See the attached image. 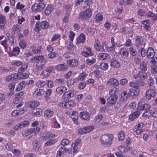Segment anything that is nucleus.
<instances>
[{"label": "nucleus", "instance_id": "1", "mask_svg": "<svg viewBox=\"0 0 157 157\" xmlns=\"http://www.w3.org/2000/svg\"><path fill=\"white\" fill-rule=\"evenodd\" d=\"M31 61L36 63L37 69L39 71L42 70L44 67L46 60L43 55L36 56L31 59Z\"/></svg>", "mask_w": 157, "mask_h": 157}, {"label": "nucleus", "instance_id": "2", "mask_svg": "<svg viewBox=\"0 0 157 157\" xmlns=\"http://www.w3.org/2000/svg\"><path fill=\"white\" fill-rule=\"evenodd\" d=\"M55 137V134L47 131H44L40 138L43 140H48L44 144L45 146H47L52 145L56 143V140L53 139Z\"/></svg>", "mask_w": 157, "mask_h": 157}, {"label": "nucleus", "instance_id": "3", "mask_svg": "<svg viewBox=\"0 0 157 157\" xmlns=\"http://www.w3.org/2000/svg\"><path fill=\"white\" fill-rule=\"evenodd\" d=\"M113 136L111 134H104L100 139L101 145L105 147H109L112 144Z\"/></svg>", "mask_w": 157, "mask_h": 157}, {"label": "nucleus", "instance_id": "4", "mask_svg": "<svg viewBox=\"0 0 157 157\" xmlns=\"http://www.w3.org/2000/svg\"><path fill=\"white\" fill-rule=\"evenodd\" d=\"M45 5L44 3L40 2L38 3H35L33 5L31 9L32 11L35 13L41 12L45 7Z\"/></svg>", "mask_w": 157, "mask_h": 157}, {"label": "nucleus", "instance_id": "5", "mask_svg": "<svg viewBox=\"0 0 157 157\" xmlns=\"http://www.w3.org/2000/svg\"><path fill=\"white\" fill-rule=\"evenodd\" d=\"M75 105V102L72 100H69L66 102L62 101L59 102L58 104L59 106L67 109L71 108L72 107H73Z\"/></svg>", "mask_w": 157, "mask_h": 157}, {"label": "nucleus", "instance_id": "6", "mask_svg": "<svg viewBox=\"0 0 157 157\" xmlns=\"http://www.w3.org/2000/svg\"><path fill=\"white\" fill-rule=\"evenodd\" d=\"M80 18L83 19H88L90 18L92 15L91 10L90 9H87L81 12L80 13Z\"/></svg>", "mask_w": 157, "mask_h": 157}, {"label": "nucleus", "instance_id": "7", "mask_svg": "<svg viewBox=\"0 0 157 157\" xmlns=\"http://www.w3.org/2000/svg\"><path fill=\"white\" fill-rule=\"evenodd\" d=\"M49 26L48 23L46 21H43L40 22H37L35 25V28L36 31L40 30V28L42 29H47Z\"/></svg>", "mask_w": 157, "mask_h": 157}, {"label": "nucleus", "instance_id": "8", "mask_svg": "<svg viewBox=\"0 0 157 157\" xmlns=\"http://www.w3.org/2000/svg\"><path fill=\"white\" fill-rule=\"evenodd\" d=\"M142 116L144 117L152 116L157 117V110L154 109L147 111L143 114Z\"/></svg>", "mask_w": 157, "mask_h": 157}, {"label": "nucleus", "instance_id": "9", "mask_svg": "<svg viewBox=\"0 0 157 157\" xmlns=\"http://www.w3.org/2000/svg\"><path fill=\"white\" fill-rule=\"evenodd\" d=\"M29 124L28 121H24L16 124L14 126L13 129L15 130H18L20 129L26 127Z\"/></svg>", "mask_w": 157, "mask_h": 157}, {"label": "nucleus", "instance_id": "10", "mask_svg": "<svg viewBox=\"0 0 157 157\" xmlns=\"http://www.w3.org/2000/svg\"><path fill=\"white\" fill-rule=\"evenodd\" d=\"M135 44L136 47H141V48L144 47L145 45L142 38L138 36L136 37L135 39Z\"/></svg>", "mask_w": 157, "mask_h": 157}, {"label": "nucleus", "instance_id": "11", "mask_svg": "<svg viewBox=\"0 0 157 157\" xmlns=\"http://www.w3.org/2000/svg\"><path fill=\"white\" fill-rule=\"evenodd\" d=\"M33 149L35 151H38L41 150L40 145L39 142L36 140H34L32 143Z\"/></svg>", "mask_w": 157, "mask_h": 157}, {"label": "nucleus", "instance_id": "12", "mask_svg": "<svg viewBox=\"0 0 157 157\" xmlns=\"http://www.w3.org/2000/svg\"><path fill=\"white\" fill-rule=\"evenodd\" d=\"M147 74L143 71H139L136 74L134 75L133 76V78L135 79L139 78L142 80L147 78Z\"/></svg>", "mask_w": 157, "mask_h": 157}, {"label": "nucleus", "instance_id": "13", "mask_svg": "<svg viewBox=\"0 0 157 157\" xmlns=\"http://www.w3.org/2000/svg\"><path fill=\"white\" fill-rule=\"evenodd\" d=\"M75 95L74 92L73 90L66 91L63 95L62 97L64 100H67L73 97Z\"/></svg>", "mask_w": 157, "mask_h": 157}, {"label": "nucleus", "instance_id": "14", "mask_svg": "<svg viewBox=\"0 0 157 157\" xmlns=\"http://www.w3.org/2000/svg\"><path fill=\"white\" fill-rule=\"evenodd\" d=\"M155 95V91L152 89L148 90L146 91L145 95L146 98L148 99H151V98H154Z\"/></svg>", "mask_w": 157, "mask_h": 157}, {"label": "nucleus", "instance_id": "15", "mask_svg": "<svg viewBox=\"0 0 157 157\" xmlns=\"http://www.w3.org/2000/svg\"><path fill=\"white\" fill-rule=\"evenodd\" d=\"M71 113L67 112V113L69 115L70 117L72 119L73 121L75 124H77V120L78 119V113L76 112L71 111Z\"/></svg>", "mask_w": 157, "mask_h": 157}, {"label": "nucleus", "instance_id": "16", "mask_svg": "<svg viewBox=\"0 0 157 157\" xmlns=\"http://www.w3.org/2000/svg\"><path fill=\"white\" fill-rule=\"evenodd\" d=\"M30 48L32 49V52L36 54H40L41 52V47L40 46L36 47L35 45H32L30 46Z\"/></svg>", "mask_w": 157, "mask_h": 157}, {"label": "nucleus", "instance_id": "17", "mask_svg": "<svg viewBox=\"0 0 157 157\" xmlns=\"http://www.w3.org/2000/svg\"><path fill=\"white\" fill-rule=\"evenodd\" d=\"M107 84L109 85H112L115 87L119 85V83L117 80L114 78H110L107 82Z\"/></svg>", "mask_w": 157, "mask_h": 157}, {"label": "nucleus", "instance_id": "18", "mask_svg": "<svg viewBox=\"0 0 157 157\" xmlns=\"http://www.w3.org/2000/svg\"><path fill=\"white\" fill-rule=\"evenodd\" d=\"M6 22L5 17L2 15L0 14V29L2 30L4 29Z\"/></svg>", "mask_w": 157, "mask_h": 157}, {"label": "nucleus", "instance_id": "19", "mask_svg": "<svg viewBox=\"0 0 157 157\" xmlns=\"http://www.w3.org/2000/svg\"><path fill=\"white\" fill-rule=\"evenodd\" d=\"M78 61L75 59L69 60L67 61V63L70 67H75L78 64Z\"/></svg>", "mask_w": 157, "mask_h": 157}, {"label": "nucleus", "instance_id": "20", "mask_svg": "<svg viewBox=\"0 0 157 157\" xmlns=\"http://www.w3.org/2000/svg\"><path fill=\"white\" fill-rule=\"evenodd\" d=\"M68 67L67 65L65 64H61L57 65L56 69L58 71H65L68 69Z\"/></svg>", "mask_w": 157, "mask_h": 157}, {"label": "nucleus", "instance_id": "21", "mask_svg": "<svg viewBox=\"0 0 157 157\" xmlns=\"http://www.w3.org/2000/svg\"><path fill=\"white\" fill-rule=\"evenodd\" d=\"M155 56V52L154 49L152 48H149L147 51V56L148 58L151 59Z\"/></svg>", "mask_w": 157, "mask_h": 157}, {"label": "nucleus", "instance_id": "22", "mask_svg": "<svg viewBox=\"0 0 157 157\" xmlns=\"http://www.w3.org/2000/svg\"><path fill=\"white\" fill-rule=\"evenodd\" d=\"M86 51H83L82 52V56L86 57L92 56L93 55V53L91 52V50L90 48L88 47H86Z\"/></svg>", "mask_w": 157, "mask_h": 157}, {"label": "nucleus", "instance_id": "23", "mask_svg": "<svg viewBox=\"0 0 157 157\" xmlns=\"http://www.w3.org/2000/svg\"><path fill=\"white\" fill-rule=\"evenodd\" d=\"M117 99V96H110L107 99V102L110 105H113L115 104Z\"/></svg>", "mask_w": 157, "mask_h": 157}, {"label": "nucleus", "instance_id": "24", "mask_svg": "<svg viewBox=\"0 0 157 157\" xmlns=\"http://www.w3.org/2000/svg\"><path fill=\"white\" fill-rule=\"evenodd\" d=\"M98 56L99 59L102 60L109 59L110 58V56L109 54L105 53H99L98 54Z\"/></svg>", "mask_w": 157, "mask_h": 157}, {"label": "nucleus", "instance_id": "25", "mask_svg": "<svg viewBox=\"0 0 157 157\" xmlns=\"http://www.w3.org/2000/svg\"><path fill=\"white\" fill-rule=\"evenodd\" d=\"M80 116L81 118L85 120H89L90 119L89 113L86 112H81Z\"/></svg>", "mask_w": 157, "mask_h": 157}, {"label": "nucleus", "instance_id": "26", "mask_svg": "<svg viewBox=\"0 0 157 157\" xmlns=\"http://www.w3.org/2000/svg\"><path fill=\"white\" fill-rule=\"evenodd\" d=\"M44 92V90L43 89L37 88L33 92V95L38 96H40L43 95Z\"/></svg>", "mask_w": 157, "mask_h": 157}, {"label": "nucleus", "instance_id": "27", "mask_svg": "<svg viewBox=\"0 0 157 157\" xmlns=\"http://www.w3.org/2000/svg\"><path fill=\"white\" fill-rule=\"evenodd\" d=\"M40 104V103L36 101H30L28 103V106L31 108H34L38 106Z\"/></svg>", "mask_w": 157, "mask_h": 157}, {"label": "nucleus", "instance_id": "28", "mask_svg": "<svg viewBox=\"0 0 157 157\" xmlns=\"http://www.w3.org/2000/svg\"><path fill=\"white\" fill-rule=\"evenodd\" d=\"M140 113L139 111H137L131 113L129 116V119L131 121H133L138 117L140 115Z\"/></svg>", "mask_w": 157, "mask_h": 157}, {"label": "nucleus", "instance_id": "29", "mask_svg": "<svg viewBox=\"0 0 157 157\" xmlns=\"http://www.w3.org/2000/svg\"><path fill=\"white\" fill-rule=\"evenodd\" d=\"M139 89H131L129 90L128 93L130 96L137 95L139 93Z\"/></svg>", "mask_w": 157, "mask_h": 157}, {"label": "nucleus", "instance_id": "30", "mask_svg": "<svg viewBox=\"0 0 157 157\" xmlns=\"http://www.w3.org/2000/svg\"><path fill=\"white\" fill-rule=\"evenodd\" d=\"M130 96L129 93L127 92L126 91H124L122 92L121 94V100L123 102L125 101L127 98Z\"/></svg>", "mask_w": 157, "mask_h": 157}, {"label": "nucleus", "instance_id": "31", "mask_svg": "<svg viewBox=\"0 0 157 157\" xmlns=\"http://www.w3.org/2000/svg\"><path fill=\"white\" fill-rule=\"evenodd\" d=\"M52 71L50 67H48L46 69L44 70L41 73V74L45 77L48 76Z\"/></svg>", "mask_w": 157, "mask_h": 157}, {"label": "nucleus", "instance_id": "32", "mask_svg": "<svg viewBox=\"0 0 157 157\" xmlns=\"http://www.w3.org/2000/svg\"><path fill=\"white\" fill-rule=\"evenodd\" d=\"M94 47L95 49L98 51H100L101 52H104L105 51L103 47L100 44L99 42H97L95 44Z\"/></svg>", "mask_w": 157, "mask_h": 157}, {"label": "nucleus", "instance_id": "33", "mask_svg": "<svg viewBox=\"0 0 157 157\" xmlns=\"http://www.w3.org/2000/svg\"><path fill=\"white\" fill-rule=\"evenodd\" d=\"M67 90V88L63 86H60L58 87L56 91L57 93L58 94H62L64 92L66 91Z\"/></svg>", "mask_w": 157, "mask_h": 157}, {"label": "nucleus", "instance_id": "34", "mask_svg": "<svg viewBox=\"0 0 157 157\" xmlns=\"http://www.w3.org/2000/svg\"><path fill=\"white\" fill-rule=\"evenodd\" d=\"M18 75L16 74H13L11 75L8 76L6 78V81L7 82H10L11 81L16 79L18 78Z\"/></svg>", "mask_w": 157, "mask_h": 157}, {"label": "nucleus", "instance_id": "35", "mask_svg": "<svg viewBox=\"0 0 157 157\" xmlns=\"http://www.w3.org/2000/svg\"><path fill=\"white\" fill-rule=\"evenodd\" d=\"M53 10L52 6L48 5L45 8L44 11V13L46 15H49Z\"/></svg>", "mask_w": 157, "mask_h": 157}, {"label": "nucleus", "instance_id": "36", "mask_svg": "<svg viewBox=\"0 0 157 157\" xmlns=\"http://www.w3.org/2000/svg\"><path fill=\"white\" fill-rule=\"evenodd\" d=\"M7 37L9 43L11 45H13L16 42L15 37L12 35L8 36Z\"/></svg>", "mask_w": 157, "mask_h": 157}, {"label": "nucleus", "instance_id": "37", "mask_svg": "<svg viewBox=\"0 0 157 157\" xmlns=\"http://www.w3.org/2000/svg\"><path fill=\"white\" fill-rule=\"evenodd\" d=\"M85 39V36L83 34L80 35L77 39V43H83Z\"/></svg>", "mask_w": 157, "mask_h": 157}, {"label": "nucleus", "instance_id": "38", "mask_svg": "<svg viewBox=\"0 0 157 157\" xmlns=\"http://www.w3.org/2000/svg\"><path fill=\"white\" fill-rule=\"evenodd\" d=\"M53 112L50 109H47L44 111V115L47 117H50L53 114Z\"/></svg>", "mask_w": 157, "mask_h": 157}, {"label": "nucleus", "instance_id": "39", "mask_svg": "<svg viewBox=\"0 0 157 157\" xmlns=\"http://www.w3.org/2000/svg\"><path fill=\"white\" fill-rule=\"evenodd\" d=\"M150 107L149 105L145 103L138 106V109L140 110L148 109L150 108Z\"/></svg>", "mask_w": 157, "mask_h": 157}, {"label": "nucleus", "instance_id": "40", "mask_svg": "<svg viewBox=\"0 0 157 157\" xmlns=\"http://www.w3.org/2000/svg\"><path fill=\"white\" fill-rule=\"evenodd\" d=\"M118 90L115 88L110 89L109 90V94L110 96H117L116 95L118 93Z\"/></svg>", "mask_w": 157, "mask_h": 157}, {"label": "nucleus", "instance_id": "41", "mask_svg": "<svg viewBox=\"0 0 157 157\" xmlns=\"http://www.w3.org/2000/svg\"><path fill=\"white\" fill-rule=\"evenodd\" d=\"M21 66V67L19 68L18 70V72L19 73L24 72L27 69L28 65L27 64H22V65Z\"/></svg>", "mask_w": 157, "mask_h": 157}, {"label": "nucleus", "instance_id": "42", "mask_svg": "<svg viewBox=\"0 0 157 157\" xmlns=\"http://www.w3.org/2000/svg\"><path fill=\"white\" fill-rule=\"evenodd\" d=\"M12 65L15 66L17 67L21 66L22 65V62L20 60H14L11 62Z\"/></svg>", "mask_w": 157, "mask_h": 157}, {"label": "nucleus", "instance_id": "43", "mask_svg": "<svg viewBox=\"0 0 157 157\" xmlns=\"http://www.w3.org/2000/svg\"><path fill=\"white\" fill-rule=\"evenodd\" d=\"M64 151L65 148L64 147L60 148L57 152L56 157H63L62 154L64 153Z\"/></svg>", "mask_w": 157, "mask_h": 157}, {"label": "nucleus", "instance_id": "44", "mask_svg": "<svg viewBox=\"0 0 157 157\" xmlns=\"http://www.w3.org/2000/svg\"><path fill=\"white\" fill-rule=\"evenodd\" d=\"M120 53L121 56H123L125 57H128V53L126 49L124 48H122L120 51Z\"/></svg>", "mask_w": 157, "mask_h": 157}, {"label": "nucleus", "instance_id": "45", "mask_svg": "<svg viewBox=\"0 0 157 157\" xmlns=\"http://www.w3.org/2000/svg\"><path fill=\"white\" fill-rule=\"evenodd\" d=\"M21 26L18 25H14L12 28V31L15 33H18L21 31Z\"/></svg>", "mask_w": 157, "mask_h": 157}, {"label": "nucleus", "instance_id": "46", "mask_svg": "<svg viewBox=\"0 0 157 157\" xmlns=\"http://www.w3.org/2000/svg\"><path fill=\"white\" fill-rule=\"evenodd\" d=\"M147 67L146 64L144 62H141L140 65V69L143 71H145L147 70Z\"/></svg>", "mask_w": 157, "mask_h": 157}, {"label": "nucleus", "instance_id": "47", "mask_svg": "<svg viewBox=\"0 0 157 157\" xmlns=\"http://www.w3.org/2000/svg\"><path fill=\"white\" fill-rule=\"evenodd\" d=\"M110 62L111 63L110 65L111 66L116 68H118L119 67V63L116 60H111Z\"/></svg>", "mask_w": 157, "mask_h": 157}, {"label": "nucleus", "instance_id": "48", "mask_svg": "<svg viewBox=\"0 0 157 157\" xmlns=\"http://www.w3.org/2000/svg\"><path fill=\"white\" fill-rule=\"evenodd\" d=\"M27 45V43L25 40H21L19 42V46L21 49H24L26 47Z\"/></svg>", "mask_w": 157, "mask_h": 157}, {"label": "nucleus", "instance_id": "49", "mask_svg": "<svg viewBox=\"0 0 157 157\" xmlns=\"http://www.w3.org/2000/svg\"><path fill=\"white\" fill-rule=\"evenodd\" d=\"M0 44L4 47L5 49V52H7V50H8V46L7 41L6 40H2Z\"/></svg>", "mask_w": 157, "mask_h": 157}, {"label": "nucleus", "instance_id": "50", "mask_svg": "<svg viewBox=\"0 0 157 157\" xmlns=\"http://www.w3.org/2000/svg\"><path fill=\"white\" fill-rule=\"evenodd\" d=\"M143 24V25L142 26L144 29L147 30L149 27V24L148 22V20L143 21L141 22Z\"/></svg>", "mask_w": 157, "mask_h": 157}, {"label": "nucleus", "instance_id": "51", "mask_svg": "<svg viewBox=\"0 0 157 157\" xmlns=\"http://www.w3.org/2000/svg\"><path fill=\"white\" fill-rule=\"evenodd\" d=\"M46 82L43 80H39L36 82V86L39 87H43L46 84Z\"/></svg>", "mask_w": 157, "mask_h": 157}, {"label": "nucleus", "instance_id": "52", "mask_svg": "<svg viewBox=\"0 0 157 157\" xmlns=\"http://www.w3.org/2000/svg\"><path fill=\"white\" fill-rule=\"evenodd\" d=\"M12 52L15 54V56H17L20 53V48L17 46L15 47L13 49Z\"/></svg>", "mask_w": 157, "mask_h": 157}, {"label": "nucleus", "instance_id": "53", "mask_svg": "<svg viewBox=\"0 0 157 157\" xmlns=\"http://www.w3.org/2000/svg\"><path fill=\"white\" fill-rule=\"evenodd\" d=\"M129 51L131 55L133 56H135L137 54L136 49H134L133 47H130L129 48Z\"/></svg>", "mask_w": 157, "mask_h": 157}, {"label": "nucleus", "instance_id": "54", "mask_svg": "<svg viewBox=\"0 0 157 157\" xmlns=\"http://www.w3.org/2000/svg\"><path fill=\"white\" fill-rule=\"evenodd\" d=\"M151 72L153 74H155L157 72V66L155 64H152L151 66Z\"/></svg>", "mask_w": 157, "mask_h": 157}, {"label": "nucleus", "instance_id": "55", "mask_svg": "<svg viewBox=\"0 0 157 157\" xmlns=\"http://www.w3.org/2000/svg\"><path fill=\"white\" fill-rule=\"evenodd\" d=\"M95 61L96 60L94 58H92L91 59H88L86 60V63L89 65L94 64Z\"/></svg>", "mask_w": 157, "mask_h": 157}, {"label": "nucleus", "instance_id": "56", "mask_svg": "<svg viewBox=\"0 0 157 157\" xmlns=\"http://www.w3.org/2000/svg\"><path fill=\"white\" fill-rule=\"evenodd\" d=\"M129 85L131 87H133L134 89H138L139 88V85L138 83L134 82H131L129 83Z\"/></svg>", "mask_w": 157, "mask_h": 157}, {"label": "nucleus", "instance_id": "57", "mask_svg": "<svg viewBox=\"0 0 157 157\" xmlns=\"http://www.w3.org/2000/svg\"><path fill=\"white\" fill-rule=\"evenodd\" d=\"M100 67L103 70H106L108 67V65L106 63H102L100 64Z\"/></svg>", "mask_w": 157, "mask_h": 157}, {"label": "nucleus", "instance_id": "58", "mask_svg": "<svg viewBox=\"0 0 157 157\" xmlns=\"http://www.w3.org/2000/svg\"><path fill=\"white\" fill-rule=\"evenodd\" d=\"M139 52L142 57L145 56L147 54V52L144 49V47L140 48L139 51Z\"/></svg>", "mask_w": 157, "mask_h": 157}, {"label": "nucleus", "instance_id": "59", "mask_svg": "<svg viewBox=\"0 0 157 157\" xmlns=\"http://www.w3.org/2000/svg\"><path fill=\"white\" fill-rule=\"evenodd\" d=\"M103 17L100 13H98L95 16V19L97 22H100L102 20Z\"/></svg>", "mask_w": 157, "mask_h": 157}, {"label": "nucleus", "instance_id": "60", "mask_svg": "<svg viewBox=\"0 0 157 157\" xmlns=\"http://www.w3.org/2000/svg\"><path fill=\"white\" fill-rule=\"evenodd\" d=\"M102 119V116L101 114L97 115L94 117V121L95 122L98 123Z\"/></svg>", "mask_w": 157, "mask_h": 157}, {"label": "nucleus", "instance_id": "61", "mask_svg": "<svg viewBox=\"0 0 157 157\" xmlns=\"http://www.w3.org/2000/svg\"><path fill=\"white\" fill-rule=\"evenodd\" d=\"M118 138L120 140L122 141L125 138V135L122 131H120L119 132Z\"/></svg>", "mask_w": 157, "mask_h": 157}, {"label": "nucleus", "instance_id": "62", "mask_svg": "<svg viewBox=\"0 0 157 157\" xmlns=\"http://www.w3.org/2000/svg\"><path fill=\"white\" fill-rule=\"evenodd\" d=\"M55 83L56 84L61 85L64 83V81L62 78L57 79L55 81Z\"/></svg>", "mask_w": 157, "mask_h": 157}, {"label": "nucleus", "instance_id": "63", "mask_svg": "<svg viewBox=\"0 0 157 157\" xmlns=\"http://www.w3.org/2000/svg\"><path fill=\"white\" fill-rule=\"evenodd\" d=\"M138 14L140 16H145L147 15L145 11L142 9H139L138 10Z\"/></svg>", "mask_w": 157, "mask_h": 157}, {"label": "nucleus", "instance_id": "64", "mask_svg": "<svg viewBox=\"0 0 157 157\" xmlns=\"http://www.w3.org/2000/svg\"><path fill=\"white\" fill-rule=\"evenodd\" d=\"M69 143V140L67 139H64L62 140L61 142V144L63 146H65L67 145Z\"/></svg>", "mask_w": 157, "mask_h": 157}]
</instances>
